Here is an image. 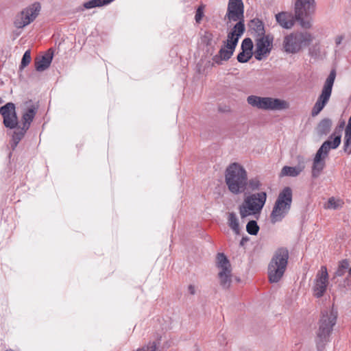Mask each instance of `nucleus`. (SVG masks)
<instances>
[{
  "mask_svg": "<svg viewBox=\"0 0 351 351\" xmlns=\"http://www.w3.org/2000/svg\"><path fill=\"white\" fill-rule=\"evenodd\" d=\"M250 27L253 34L257 38L266 36L265 26L262 21L258 19H254L250 21Z\"/></svg>",
  "mask_w": 351,
  "mask_h": 351,
  "instance_id": "22",
  "label": "nucleus"
},
{
  "mask_svg": "<svg viewBox=\"0 0 351 351\" xmlns=\"http://www.w3.org/2000/svg\"><path fill=\"white\" fill-rule=\"evenodd\" d=\"M156 345L155 342H149L146 346L138 349L136 351H156Z\"/></svg>",
  "mask_w": 351,
  "mask_h": 351,
  "instance_id": "39",
  "label": "nucleus"
},
{
  "mask_svg": "<svg viewBox=\"0 0 351 351\" xmlns=\"http://www.w3.org/2000/svg\"><path fill=\"white\" fill-rule=\"evenodd\" d=\"M343 204V202L342 199L332 197L328 199L327 204L325 205V208L328 209L337 210L341 208Z\"/></svg>",
  "mask_w": 351,
  "mask_h": 351,
  "instance_id": "30",
  "label": "nucleus"
},
{
  "mask_svg": "<svg viewBox=\"0 0 351 351\" xmlns=\"http://www.w3.org/2000/svg\"><path fill=\"white\" fill-rule=\"evenodd\" d=\"M247 239L246 238H243L241 239V241H240V245H244V243L247 241Z\"/></svg>",
  "mask_w": 351,
  "mask_h": 351,
  "instance_id": "44",
  "label": "nucleus"
},
{
  "mask_svg": "<svg viewBox=\"0 0 351 351\" xmlns=\"http://www.w3.org/2000/svg\"><path fill=\"white\" fill-rule=\"evenodd\" d=\"M315 0H296L294 5L295 19L304 29L311 27L310 17L315 11Z\"/></svg>",
  "mask_w": 351,
  "mask_h": 351,
  "instance_id": "9",
  "label": "nucleus"
},
{
  "mask_svg": "<svg viewBox=\"0 0 351 351\" xmlns=\"http://www.w3.org/2000/svg\"><path fill=\"white\" fill-rule=\"evenodd\" d=\"M292 203V190L285 187L279 193L270 215L271 222L281 221L290 210Z\"/></svg>",
  "mask_w": 351,
  "mask_h": 351,
  "instance_id": "6",
  "label": "nucleus"
},
{
  "mask_svg": "<svg viewBox=\"0 0 351 351\" xmlns=\"http://www.w3.org/2000/svg\"><path fill=\"white\" fill-rule=\"evenodd\" d=\"M217 266L220 271L231 270L230 263L223 253H219L217 254Z\"/></svg>",
  "mask_w": 351,
  "mask_h": 351,
  "instance_id": "27",
  "label": "nucleus"
},
{
  "mask_svg": "<svg viewBox=\"0 0 351 351\" xmlns=\"http://www.w3.org/2000/svg\"><path fill=\"white\" fill-rule=\"evenodd\" d=\"M253 49V43L251 38H245L241 43V50L248 52L250 53H252Z\"/></svg>",
  "mask_w": 351,
  "mask_h": 351,
  "instance_id": "33",
  "label": "nucleus"
},
{
  "mask_svg": "<svg viewBox=\"0 0 351 351\" xmlns=\"http://www.w3.org/2000/svg\"><path fill=\"white\" fill-rule=\"evenodd\" d=\"M348 273V276H351V267H350L348 260H343L339 263V267L335 272V276H343Z\"/></svg>",
  "mask_w": 351,
  "mask_h": 351,
  "instance_id": "28",
  "label": "nucleus"
},
{
  "mask_svg": "<svg viewBox=\"0 0 351 351\" xmlns=\"http://www.w3.org/2000/svg\"><path fill=\"white\" fill-rule=\"evenodd\" d=\"M225 19L244 23V5L242 0H229Z\"/></svg>",
  "mask_w": 351,
  "mask_h": 351,
  "instance_id": "11",
  "label": "nucleus"
},
{
  "mask_svg": "<svg viewBox=\"0 0 351 351\" xmlns=\"http://www.w3.org/2000/svg\"><path fill=\"white\" fill-rule=\"evenodd\" d=\"M267 199V193L260 192L253 193L245 197L243 204L239 206V214L242 219L250 215H259Z\"/></svg>",
  "mask_w": 351,
  "mask_h": 351,
  "instance_id": "7",
  "label": "nucleus"
},
{
  "mask_svg": "<svg viewBox=\"0 0 351 351\" xmlns=\"http://www.w3.org/2000/svg\"><path fill=\"white\" fill-rule=\"evenodd\" d=\"M248 186L252 191L258 190L261 186V183L258 178L250 179L247 183Z\"/></svg>",
  "mask_w": 351,
  "mask_h": 351,
  "instance_id": "36",
  "label": "nucleus"
},
{
  "mask_svg": "<svg viewBox=\"0 0 351 351\" xmlns=\"http://www.w3.org/2000/svg\"><path fill=\"white\" fill-rule=\"evenodd\" d=\"M25 106L21 118L22 127H24L25 130H28L37 112L38 106L31 101L25 103Z\"/></svg>",
  "mask_w": 351,
  "mask_h": 351,
  "instance_id": "16",
  "label": "nucleus"
},
{
  "mask_svg": "<svg viewBox=\"0 0 351 351\" xmlns=\"http://www.w3.org/2000/svg\"><path fill=\"white\" fill-rule=\"evenodd\" d=\"M325 107V105L320 103L319 101H317L313 107L311 114L312 116L315 117L317 116Z\"/></svg>",
  "mask_w": 351,
  "mask_h": 351,
  "instance_id": "37",
  "label": "nucleus"
},
{
  "mask_svg": "<svg viewBox=\"0 0 351 351\" xmlns=\"http://www.w3.org/2000/svg\"><path fill=\"white\" fill-rule=\"evenodd\" d=\"M113 1L114 0H89L85 2L83 5L86 9H92L97 7L107 5Z\"/></svg>",
  "mask_w": 351,
  "mask_h": 351,
  "instance_id": "29",
  "label": "nucleus"
},
{
  "mask_svg": "<svg viewBox=\"0 0 351 351\" xmlns=\"http://www.w3.org/2000/svg\"><path fill=\"white\" fill-rule=\"evenodd\" d=\"M343 40V37L342 36H338L336 40H335V43L337 45H340L341 41Z\"/></svg>",
  "mask_w": 351,
  "mask_h": 351,
  "instance_id": "43",
  "label": "nucleus"
},
{
  "mask_svg": "<svg viewBox=\"0 0 351 351\" xmlns=\"http://www.w3.org/2000/svg\"><path fill=\"white\" fill-rule=\"evenodd\" d=\"M40 8V3L36 2L23 9L14 18L15 27L23 29L32 23L39 14Z\"/></svg>",
  "mask_w": 351,
  "mask_h": 351,
  "instance_id": "10",
  "label": "nucleus"
},
{
  "mask_svg": "<svg viewBox=\"0 0 351 351\" xmlns=\"http://www.w3.org/2000/svg\"><path fill=\"white\" fill-rule=\"evenodd\" d=\"M188 290L191 295H194L195 293V287L192 285L189 286Z\"/></svg>",
  "mask_w": 351,
  "mask_h": 351,
  "instance_id": "42",
  "label": "nucleus"
},
{
  "mask_svg": "<svg viewBox=\"0 0 351 351\" xmlns=\"http://www.w3.org/2000/svg\"><path fill=\"white\" fill-rule=\"evenodd\" d=\"M50 51L51 49L44 56L35 60V68L37 71L41 72L49 67L53 56V52H50Z\"/></svg>",
  "mask_w": 351,
  "mask_h": 351,
  "instance_id": "19",
  "label": "nucleus"
},
{
  "mask_svg": "<svg viewBox=\"0 0 351 351\" xmlns=\"http://www.w3.org/2000/svg\"><path fill=\"white\" fill-rule=\"evenodd\" d=\"M31 52L30 50H27L22 58L20 69H22L27 66L31 62Z\"/></svg>",
  "mask_w": 351,
  "mask_h": 351,
  "instance_id": "34",
  "label": "nucleus"
},
{
  "mask_svg": "<svg viewBox=\"0 0 351 351\" xmlns=\"http://www.w3.org/2000/svg\"><path fill=\"white\" fill-rule=\"evenodd\" d=\"M228 225L235 234H240L239 219L237 215L233 212L228 213Z\"/></svg>",
  "mask_w": 351,
  "mask_h": 351,
  "instance_id": "26",
  "label": "nucleus"
},
{
  "mask_svg": "<svg viewBox=\"0 0 351 351\" xmlns=\"http://www.w3.org/2000/svg\"><path fill=\"white\" fill-rule=\"evenodd\" d=\"M345 127V121L343 120V121H341L339 123V125L338 126L335 128V132L331 134L329 137L330 139L334 138L335 136V134H341L340 132L342 131V130Z\"/></svg>",
  "mask_w": 351,
  "mask_h": 351,
  "instance_id": "38",
  "label": "nucleus"
},
{
  "mask_svg": "<svg viewBox=\"0 0 351 351\" xmlns=\"http://www.w3.org/2000/svg\"><path fill=\"white\" fill-rule=\"evenodd\" d=\"M332 122L328 118L323 119L317 125V132L319 136H326L330 131Z\"/></svg>",
  "mask_w": 351,
  "mask_h": 351,
  "instance_id": "24",
  "label": "nucleus"
},
{
  "mask_svg": "<svg viewBox=\"0 0 351 351\" xmlns=\"http://www.w3.org/2000/svg\"><path fill=\"white\" fill-rule=\"evenodd\" d=\"M313 40V35L307 32H294L284 37L282 47L287 53L295 54Z\"/></svg>",
  "mask_w": 351,
  "mask_h": 351,
  "instance_id": "5",
  "label": "nucleus"
},
{
  "mask_svg": "<svg viewBox=\"0 0 351 351\" xmlns=\"http://www.w3.org/2000/svg\"><path fill=\"white\" fill-rule=\"evenodd\" d=\"M277 23L284 29H291L295 23V16L287 12H281L275 16Z\"/></svg>",
  "mask_w": 351,
  "mask_h": 351,
  "instance_id": "18",
  "label": "nucleus"
},
{
  "mask_svg": "<svg viewBox=\"0 0 351 351\" xmlns=\"http://www.w3.org/2000/svg\"><path fill=\"white\" fill-rule=\"evenodd\" d=\"M289 254L286 247H279L268 264L267 275L271 283L278 282L284 276L288 265Z\"/></svg>",
  "mask_w": 351,
  "mask_h": 351,
  "instance_id": "3",
  "label": "nucleus"
},
{
  "mask_svg": "<svg viewBox=\"0 0 351 351\" xmlns=\"http://www.w3.org/2000/svg\"><path fill=\"white\" fill-rule=\"evenodd\" d=\"M232 270L229 271H219L218 276L219 278L220 285L223 289H228L230 287L232 282Z\"/></svg>",
  "mask_w": 351,
  "mask_h": 351,
  "instance_id": "25",
  "label": "nucleus"
},
{
  "mask_svg": "<svg viewBox=\"0 0 351 351\" xmlns=\"http://www.w3.org/2000/svg\"><path fill=\"white\" fill-rule=\"evenodd\" d=\"M5 351H14V350H5Z\"/></svg>",
  "mask_w": 351,
  "mask_h": 351,
  "instance_id": "45",
  "label": "nucleus"
},
{
  "mask_svg": "<svg viewBox=\"0 0 351 351\" xmlns=\"http://www.w3.org/2000/svg\"><path fill=\"white\" fill-rule=\"evenodd\" d=\"M253 53L242 51L237 56V60L241 63H245L248 62L252 58Z\"/></svg>",
  "mask_w": 351,
  "mask_h": 351,
  "instance_id": "35",
  "label": "nucleus"
},
{
  "mask_svg": "<svg viewBox=\"0 0 351 351\" xmlns=\"http://www.w3.org/2000/svg\"><path fill=\"white\" fill-rule=\"evenodd\" d=\"M273 40L274 37L269 34L256 38L254 57L257 60H261L265 56L270 53Z\"/></svg>",
  "mask_w": 351,
  "mask_h": 351,
  "instance_id": "13",
  "label": "nucleus"
},
{
  "mask_svg": "<svg viewBox=\"0 0 351 351\" xmlns=\"http://www.w3.org/2000/svg\"><path fill=\"white\" fill-rule=\"evenodd\" d=\"M343 150L348 154H351V132H346L343 141Z\"/></svg>",
  "mask_w": 351,
  "mask_h": 351,
  "instance_id": "32",
  "label": "nucleus"
},
{
  "mask_svg": "<svg viewBox=\"0 0 351 351\" xmlns=\"http://www.w3.org/2000/svg\"><path fill=\"white\" fill-rule=\"evenodd\" d=\"M335 77L336 72L335 70H332L326 80L322 93L317 100L325 106L330 99Z\"/></svg>",
  "mask_w": 351,
  "mask_h": 351,
  "instance_id": "15",
  "label": "nucleus"
},
{
  "mask_svg": "<svg viewBox=\"0 0 351 351\" xmlns=\"http://www.w3.org/2000/svg\"><path fill=\"white\" fill-rule=\"evenodd\" d=\"M246 231L251 235H256L259 231V226L255 220L250 221L246 225Z\"/></svg>",
  "mask_w": 351,
  "mask_h": 351,
  "instance_id": "31",
  "label": "nucleus"
},
{
  "mask_svg": "<svg viewBox=\"0 0 351 351\" xmlns=\"http://www.w3.org/2000/svg\"><path fill=\"white\" fill-rule=\"evenodd\" d=\"M247 102L251 106L263 110H282L289 107L285 100L270 97L250 95L247 97Z\"/></svg>",
  "mask_w": 351,
  "mask_h": 351,
  "instance_id": "8",
  "label": "nucleus"
},
{
  "mask_svg": "<svg viewBox=\"0 0 351 351\" xmlns=\"http://www.w3.org/2000/svg\"><path fill=\"white\" fill-rule=\"evenodd\" d=\"M328 285V274L326 266H322L314 280L313 290L314 295L319 298L324 295Z\"/></svg>",
  "mask_w": 351,
  "mask_h": 351,
  "instance_id": "12",
  "label": "nucleus"
},
{
  "mask_svg": "<svg viewBox=\"0 0 351 351\" xmlns=\"http://www.w3.org/2000/svg\"><path fill=\"white\" fill-rule=\"evenodd\" d=\"M341 141V134L336 135L333 138L332 141H330V139L326 141L319 148L315 155L317 156H322V158L324 159L328 156L330 149L337 148L339 146Z\"/></svg>",
  "mask_w": 351,
  "mask_h": 351,
  "instance_id": "17",
  "label": "nucleus"
},
{
  "mask_svg": "<svg viewBox=\"0 0 351 351\" xmlns=\"http://www.w3.org/2000/svg\"><path fill=\"white\" fill-rule=\"evenodd\" d=\"M337 311L333 308L322 311L315 338L317 351H323L325 346L329 342L333 326L337 322Z\"/></svg>",
  "mask_w": 351,
  "mask_h": 351,
  "instance_id": "1",
  "label": "nucleus"
},
{
  "mask_svg": "<svg viewBox=\"0 0 351 351\" xmlns=\"http://www.w3.org/2000/svg\"><path fill=\"white\" fill-rule=\"evenodd\" d=\"M234 49H235L233 48H221L220 50L219 51V53L213 56V63L219 65L222 64V61L228 60L233 55Z\"/></svg>",
  "mask_w": 351,
  "mask_h": 351,
  "instance_id": "21",
  "label": "nucleus"
},
{
  "mask_svg": "<svg viewBox=\"0 0 351 351\" xmlns=\"http://www.w3.org/2000/svg\"><path fill=\"white\" fill-rule=\"evenodd\" d=\"M245 30V25H243L241 22L237 23L228 34L226 47L235 49L239 38L243 34Z\"/></svg>",
  "mask_w": 351,
  "mask_h": 351,
  "instance_id": "14",
  "label": "nucleus"
},
{
  "mask_svg": "<svg viewBox=\"0 0 351 351\" xmlns=\"http://www.w3.org/2000/svg\"><path fill=\"white\" fill-rule=\"evenodd\" d=\"M225 180L231 193H241L245 191L247 183V172L239 163H232L226 170Z\"/></svg>",
  "mask_w": 351,
  "mask_h": 351,
  "instance_id": "2",
  "label": "nucleus"
},
{
  "mask_svg": "<svg viewBox=\"0 0 351 351\" xmlns=\"http://www.w3.org/2000/svg\"><path fill=\"white\" fill-rule=\"evenodd\" d=\"M324 166L325 162L324 158H322V156H317L315 155L312 167V177L314 178H317L324 168Z\"/></svg>",
  "mask_w": 351,
  "mask_h": 351,
  "instance_id": "23",
  "label": "nucleus"
},
{
  "mask_svg": "<svg viewBox=\"0 0 351 351\" xmlns=\"http://www.w3.org/2000/svg\"><path fill=\"white\" fill-rule=\"evenodd\" d=\"M345 131L346 132H351V116L350 117L349 119H348V124L346 127V129H345Z\"/></svg>",
  "mask_w": 351,
  "mask_h": 351,
  "instance_id": "41",
  "label": "nucleus"
},
{
  "mask_svg": "<svg viewBox=\"0 0 351 351\" xmlns=\"http://www.w3.org/2000/svg\"><path fill=\"white\" fill-rule=\"evenodd\" d=\"M0 114L3 118L4 125L10 129H16L12 134L11 147L14 150L20 141L23 138L27 130L24 127L16 128L18 125V117L15 110V105L9 102L0 108Z\"/></svg>",
  "mask_w": 351,
  "mask_h": 351,
  "instance_id": "4",
  "label": "nucleus"
},
{
  "mask_svg": "<svg viewBox=\"0 0 351 351\" xmlns=\"http://www.w3.org/2000/svg\"><path fill=\"white\" fill-rule=\"evenodd\" d=\"M305 168L304 162H299L298 165L295 167L285 166L282 167L280 171V176H289V177H297Z\"/></svg>",
  "mask_w": 351,
  "mask_h": 351,
  "instance_id": "20",
  "label": "nucleus"
},
{
  "mask_svg": "<svg viewBox=\"0 0 351 351\" xmlns=\"http://www.w3.org/2000/svg\"><path fill=\"white\" fill-rule=\"evenodd\" d=\"M204 16V10L202 6L197 8L195 12V19L197 23H199Z\"/></svg>",
  "mask_w": 351,
  "mask_h": 351,
  "instance_id": "40",
  "label": "nucleus"
}]
</instances>
